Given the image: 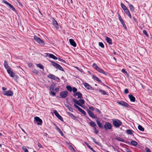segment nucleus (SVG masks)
I'll return each instance as SVG.
<instances>
[{"instance_id":"f257e3e1","label":"nucleus","mask_w":152,"mask_h":152,"mask_svg":"<svg viewBox=\"0 0 152 152\" xmlns=\"http://www.w3.org/2000/svg\"><path fill=\"white\" fill-rule=\"evenodd\" d=\"M111 120L113 125L116 127H119L122 124V122L118 119H112Z\"/></svg>"},{"instance_id":"f03ea898","label":"nucleus","mask_w":152,"mask_h":152,"mask_svg":"<svg viewBox=\"0 0 152 152\" xmlns=\"http://www.w3.org/2000/svg\"><path fill=\"white\" fill-rule=\"evenodd\" d=\"M72 101L75 104L78 105L82 107H83L82 104H84L85 102L84 100L83 99H80L79 101H78L75 98L72 99Z\"/></svg>"},{"instance_id":"7ed1b4c3","label":"nucleus","mask_w":152,"mask_h":152,"mask_svg":"<svg viewBox=\"0 0 152 152\" xmlns=\"http://www.w3.org/2000/svg\"><path fill=\"white\" fill-rule=\"evenodd\" d=\"M34 39L35 40L39 43L40 45H45V42L44 41L36 36L34 37Z\"/></svg>"},{"instance_id":"20e7f679","label":"nucleus","mask_w":152,"mask_h":152,"mask_svg":"<svg viewBox=\"0 0 152 152\" xmlns=\"http://www.w3.org/2000/svg\"><path fill=\"white\" fill-rule=\"evenodd\" d=\"M50 61L52 63V65L56 69H57L60 70L64 71V69L63 68L58 64H57L54 62L50 60Z\"/></svg>"},{"instance_id":"39448f33","label":"nucleus","mask_w":152,"mask_h":152,"mask_svg":"<svg viewBox=\"0 0 152 152\" xmlns=\"http://www.w3.org/2000/svg\"><path fill=\"white\" fill-rule=\"evenodd\" d=\"M112 127L111 124L109 122H106L104 125V128L106 131L108 130V129H111Z\"/></svg>"},{"instance_id":"423d86ee","label":"nucleus","mask_w":152,"mask_h":152,"mask_svg":"<svg viewBox=\"0 0 152 152\" xmlns=\"http://www.w3.org/2000/svg\"><path fill=\"white\" fill-rule=\"evenodd\" d=\"M87 112L88 113L89 116L91 117V118L94 119H99V118H98L95 114L94 113H93L92 111H91L89 109H88L87 110Z\"/></svg>"},{"instance_id":"0eeeda50","label":"nucleus","mask_w":152,"mask_h":152,"mask_svg":"<svg viewBox=\"0 0 152 152\" xmlns=\"http://www.w3.org/2000/svg\"><path fill=\"white\" fill-rule=\"evenodd\" d=\"M68 95V92L67 91H62L60 93L59 96L61 98L64 99Z\"/></svg>"},{"instance_id":"6e6552de","label":"nucleus","mask_w":152,"mask_h":152,"mask_svg":"<svg viewBox=\"0 0 152 152\" xmlns=\"http://www.w3.org/2000/svg\"><path fill=\"white\" fill-rule=\"evenodd\" d=\"M2 93L4 95L9 96H12L13 94V92L11 90L2 91Z\"/></svg>"},{"instance_id":"1a4fd4ad","label":"nucleus","mask_w":152,"mask_h":152,"mask_svg":"<svg viewBox=\"0 0 152 152\" xmlns=\"http://www.w3.org/2000/svg\"><path fill=\"white\" fill-rule=\"evenodd\" d=\"M2 1L3 3L7 5L8 6H9L10 7V9H11L13 11L15 12L16 11V10L15 8L10 3H9L7 1L5 0H3Z\"/></svg>"},{"instance_id":"9d476101","label":"nucleus","mask_w":152,"mask_h":152,"mask_svg":"<svg viewBox=\"0 0 152 152\" xmlns=\"http://www.w3.org/2000/svg\"><path fill=\"white\" fill-rule=\"evenodd\" d=\"M117 103L120 105L125 107H128L129 106V105L127 103L124 101L117 102Z\"/></svg>"},{"instance_id":"9b49d317","label":"nucleus","mask_w":152,"mask_h":152,"mask_svg":"<svg viewBox=\"0 0 152 152\" xmlns=\"http://www.w3.org/2000/svg\"><path fill=\"white\" fill-rule=\"evenodd\" d=\"M53 113L61 121L64 122V120L62 118L56 110H54Z\"/></svg>"},{"instance_id":"f8f14e48","label":"nucleus","mask_w":152,"mask_h":152,"mask_svg":"<svg viewBox=\"0 0 152 152\" xmlns=\"http://www.w3.org/2000/svg\"><path fill=\"white\" fill-rule=\"evenodd\" d=\"M74 106L84 115H86V112L83 110L81 108H80V107H79L77 105H76L75 104H74Z\"/></svg>"},{"instance_id":"ddd939ff","label":"nucleus","mask_w":152,"mask_h":152,"mask_svg":"<svg viewBox=\"0 0 152 152\" xmlns=\"http://www.w3.org/2000/svg\"><path fill=\"white\" fill-rule=\"evenodd\" d=\"M34 119L35 121L37 122V124L38 125H41L42 123V121L41 119L38 117H34Z\"/></svg>"},{"instance_id":"4468645a","label":"nucleus","mask_w":152,"mask_h":152,"mask_svg":"<svg viewBox=\"0 0 152 152\" xmlns=\"http://www.w3.org/2000/svg\"><path fill=\"white\" fill-rule=\"evenodd\" d=\"M53 25L56 27V29L58 28V25L57 21L53 18L52 20Z\"/></svg>"},{"instance_id":"2eb2a0df","label":"nucleus","mask_w":152,"mask_h":152,"mask_svg":"<svg viewBox=\"0 0 152 152\" xmlns=\"http://www.w3.org/2000/svg\"><path fill=\"white\" fill-rule=\"evenodd\" d=\"M48 76V77L53 80H56V78L59 80L58 77H56L55 75L51 74H50Z\"/></svg>"},{"instance_id":"dca6fc26","label":"nucleus","mask_w":152,"mask_h":152,"mask_svg":"<svg viewBox=\"0 0 152 152\" xmlns=\"http://www.w3.org/2000/svg\"><path fill=\"white\" fill-rule=\"evenodd\" d=\"M7 71L11 77H13L15 76V73L11 71V69H7Z\"/></svg>"},{"instance_id":"f3484780","label":"nucleus","mask_w":152,"mask_h":152,"mask_svg":"<svg viewBox=\"0 0 152 152\" xmlns=\"http://www.w3.org/2000/svg\"><path fill=\"white\" fill-rule=\"evenodd\" d=\"M84 85L85 87L88 90H93V87L87 83H85Z\"/></svg>"},{"instance_id":"a211bd4d","label":"nucleus","mask_w":152,"mask_h":152,"mask_svg":"<svg viewBox=\"0 0 152 152\" xmlns=\"http://www.w3.org/2000/svg\"><path fill=\"white\" fill-rule=\"evenodd\" d=\"M69 42L70 44L73 46L74 47H76V46L77 45L73 39H69Z\"/></svg>"},{"instance_id":"6ab92c4d","label":"nucleus","mask_w":152,"mask_h":152,"mask_svg":"<svg viewBox=\"0 0 152 152\" xmlns=\"http://www.w3.org/2000/svg\"><path fill=\"white\" fill-rule=\"evenodd\" d=\"M92 78L94 80L96 81L102 83V82L101 80H100L96 76H95L94 75H92Z\"/></svg>"},{"instance_id":"aec40b11","label":"nucleus","mask_w":152,"mask_h":152,"mask_svg":"<svg viewBox=\"0 0 152 152\" xmlns=\"http://www.w3.org/2000/svg\"><path fill=\"white\" fill-rule=\"evenodd\" d=\"M47 54L48 56L50 58H51L54 60H57L58 59L53 54L49 53H47Z\"/></svg>"},{"instance_id":"412c9836","label":"nucleus","mask_w":152,"mask_h":152,"mask_svg":"<svg viewBox=\"0 0 152 152\" xmlns=\"http://www.w3.org/2000/svg\"><path fill=\"white\" fill-rule=\"evenodd\" d=\"M4 66L5 68L7 70L8 69H11L10 67L8 65L7 61L6 60L4 61Z\"/></svg>"},{"instance_id":"4be33fe9","label":"nucleus","mask_w":152,"mask_h":152,"mask_svg":"<svg viewBox=\"0 0 152 152\" xmlns=\"http://www.w3.org/2000/svg\"><path fill=\"white\" fill-rule=\"evenodd\" d=\"M96 70L98 72L101 73H102L105 75H107V73L106 72H104L102 69L100 68L99 67Z\"/></svg>"},{"instance_id":"5701e85b","label":"nucleus","mask_w":152,"mask_h":152,"mask_svg":"<svg viewBox=\"0 0 152 152\" xmlns=\"http://www.w3.org/2000/svg\"><path fill=\"white\" fill-rule=\"evenodd\" d=\"M128 96L130 101L132 102H134L135 101V98L132 94L128 95Z\"/></svg>"},{"instance_id":"b1692460","label":"nucleus","mask_w":152,"mask_h":152,"mask_svg":"<svg viewBox=\"0 0 152 152\" xmlns=\"http://www.w3.org/2000/svg\"><path fill=\"white\" fill-rule=\"evenodd\" d=\"M96 122L97 124L98 125L99 127L101 129H103V127L102 126V124L100 122V121L98 120V119H96Z\"/></svg>"},{"instance_id":"393cba45","label":"nucleus","mask_w":152,"mask_h":152,"mask_svg":"<svg viewBox=\"0 0 152 152\" xmlns=\"http://www.w3.org/2000/svg\"><path fill=\"white\" fill-rule=\"evenodd\" d=\"M106 40L107 42L109 43V45H111L112 44V40L109 37H106Z\"/></svg>"},{"instance_id":"a878e982","label":"nucleus","mask_w":152,"mask_h":152,"mask_svg":"<svg viewBox=\"0 0 152 152\" xmlns=\"http://www.w3.org/2000/svg\"><path fill=\"white\" fill-rule=\"evenodd\" d=\"M65 106L68 108V109L71 112H73V110H72V108H71V107L72 105L71 104H70V105H68L67 104H65Z\"/></svg>"},{"instance_id":"bb28decb","label":"nucleus","mask_w":152,"mask_h":152,"mask_svg":"<svg viewBox=\"0 0 152 152\" xmlns=\"http://www.w3.org/2000/svg\"><path fill=\"white\" fill-rule=\"evenodd\" d=\"M115 139L118 141L124 142L127 143L126 142H125L124 140L120 137H117L115 138Z\"/></svg>"},{"instance_id":"cd10ccee","label":"nucleus","mask_w":152,"mask_h":152,"mask_svg":"<svg viewBox=\"0 0 152 152\" xmlns=\"http://www.w3.org/2000/svg\"><path fill=\"white\" fill-rule=\"evenodd\" d=\"M89 124L91 127H93L94 128H96L95 127L96 126V124L92 120L90 121Z\"/></svg>"},{"instance_id":"c85d7f7f","label":"nucleus","mask_w":152,"mask_h":152,"mask_svg":"<svg viewBox=\"0 0 152 152\" xmlns=\"http://www.w3.org/2000/svg\"><path fill=\"white\" fill-rule=\"evenodd\" d=\"M99 92L101 93L102 94L104 95H107V94L106 92L104 90H102L101 89L98 90Z\"/></svg>"},{"instance_id":"c756f323","label":"nucleus","mask_w":152,"mask_h":152,"mask_svg":"<svg viewBox=\"0 0 152 152\" xmlns=\"http://www.w3.org/2000/svg\"><path fill=\"white\" fill-rule=\"evenodd\" d=\"M133 131L131 129H127L126 130V132L128 134L133 135Z\"/></svg>"},{"instance_id":"7c9ffc66","label":"nucleus","mask_w":152,"mask_h":152,"mask_svg":"<svg viewBox=\"0 0 152 152\" xmlns=\"http://www.w3.org/2000/svg\"><path fill=\"white\" fill-rule=\"evenodd\" d=\"M129 6L130 11L132 12H134V8L133 6L131 4H129Z\"/></svg>"},{"instance_id":"2f4dec72","label":"nucleus","mask_w":152,"mask_h":152,"mask_svg":"<svg viewBox=\"0 0 152 152\" xmlns=\"http://www.w3.org/2000/svg\"><path fill=\"white\" fill-rule=\"evenodd\" d=\"M125 12L126 13L127 15L130 18H132V16L130 12L129 11V10L128 9H127L126 10H125Z\"/></svg>"},{"instance_id":"473e14b6","label":"nucleus","mask_w":152,"mask_h":152,"mask_svg":"<svg viewBox=\"0 0 152 152\" xmlns=\"http://www.w3.org/2000/svg\"><path fill=\"white\" fill-rule=\"evenodd\" d=\"M55 85V84L53 83L51 85L50 87V91H54Z\"/></svg>"},{"instance_id":"72a5a7b5","label":"nucleus","mask_w":152,"mask_h":152,"mask_svg":"<svg viewBox=\"0 0 152 152\" xmlns=\"http://www.w3.org/2000/svg\"><path fill=\"white\" fill-rule=\"evenodd\" d=\"M138 128L140 131L144 132V128L140 125H139L138 126Z\"/></svg>"},{"instance_id":"f704fd0d","label":"nucleus","mask_w":152,"mask_h":152,"mask_svg":"<svg viewBox=\"0 0 152 152\" xmlns=\"http://www.w3.org/2000/svg\"><path fill=\"white\" fill-rule=\"evenodd\" d=\"M68 113L70 115V116L74 120L76 119V117L73 115L71 113L68 112Z\"/></svg>"},{"instance_id":"c9c22d12","label":"nucleus","mask_w":152,"mask_h":152,"mask_svg":"<svg viewBox=\"0 0 152 152\" xmlns=\"http://www.w3.org/2000/svg\"><path fill=\"white\" fill-rule=\"evenodd\" d=\"M131 145L134 146H136L137 145V142L133 140L131 142Z\"/></svg>"},{"instance_id":"e433bc0d","label":"nucleus","mask_w":152,"mask_h":152,"mask_svg":"<svg viewBox=\"0 0 152 152\" xmlns=\"http://www.w3.org/2000/svg\"><path fill=\"white\" fill-rule=\"evenodd\" d=\"M121 6L124 11L127 10V9H128L122 3L121 4Z\"/></svg>"},{"instance_id":"4c0bfd02","label":"nucleus","mask_w":152,"mask_h":152,"mask_svg":"<svg viewBox=\"0 0 152 152\" xmlns=\"http://www.w3.org/2000/svg\"><path fill=\"white\" fill-rule=\"evenodd\" d=\"M37 66V67H39L40 69H44V67L41 64H36Z\"/></svg>"},{"instance_id":"58836bf2","label":"nucleus","mask_w":152,"mask_h":152,"mask_svg":"<svg viewBox=\"0 0 152 152\" xmlns=\"http://www.w3.org/2000/svg\"><path fill=\"white\" fill-rule=\"evenodd\" d=\"M67 89L70 92H71L72 90V88L70 86H67L66 87Z\"/></svg>"},{"instance_id":"ea45409f","label":"nucleus","mask_w":152,"mask_h":152,"mask_svg":"<svg viewBox=\"0 0 152 152\" xmlns=\"http://www.w3.org/2000/svg\"><path fill=\"white\" fill-rule=\"evenodd\" d=\"M93 67L94 68L96 69L99 67L95 63H94L92 65Z\"/></svg>"},{"instance_id":"a19ab883","label":"nucleus","mask_w":152,"mask_h":152,"mask_svg":"<svg viewBox=\"0 0 152 152\" xmlns=\"http://www.w3.org/2000/svg\"><path fill=\"white\" fill-rule=\"evenodd\" d=\"M49 94L52 96H54L56 95V93L55 92H53V91H50Z\"/></svg>"},{"instance_id":"79ce46f5","label":"nucleus","mask_w":152,"mask_h":152,"mask_svg":"<svg viewBox=\"0 0 152 152\" xmlns=\"http://www.w3.org/2000/svg\"><path fill=\"white\" fill-rule=\"evenodd\" d=\"M99 46L102 48H104V45L102 42H99Z\"/></svg>"},{"instance_id":"37998d69","label":"nucleus","mask_w":152,"mask_h":152,"mask_svg":"<svg viewBox=\"0 0 152 152\" xmlns=\"http://www.w3.org/2000/svg\"><path fill=\"white\" fill-rule=\"evenodd\" d=\"M91 139L93 140V142H95V143H96V144L99 145V143H98L97 142H96V139L94 138H93L92 137H91Z\"/></svg>"},{"instance_id":"c03bdc74","label":"nucleus","mask_w":152,"mask_h":152,"mask_svg":"<svg viewBox=\"0 0 152 152\" xmlns=\"http://www.w3.org/2000/svg\"><path fill=\"white\" fill-rule=\"evenodd\" d=\"M82 94L80 92H79L78 95H77L78 98H82Z\"/></svg>"},{"instance_id":"a18cd8bd","label":"nucleus","mask_w":152,"mask_h":152,"mask_svg":"<svg viewBox=\"0 0 152 152\" xmlns=\"http://www.w3.org/2000/svg\"><path fill=\"white\" fill-rule=\"evenodd\" d=\"M23 150L25 151V152H29L28 150L26 148V147L23 146L22 147Z\"/></svg>"},{"instance_id":"49530a36","label":"nucleus","mask_w":152,"mask_h":152,"mask_svg":"<svg viewBox=\"0 0 152 152\" xmlns=\"http://www.w3.org/2000/svg\"><path fill=\"white\" fill-rule=\"evenodd\" d=\"M73 92H76L77 91V89L75 87H73L72 88V90Z\"/></svg>"},{"instance_id":"de8ad7c7","label":"nucleus","mask_w":152,"mask_h":152,"mask_svg":"<svg viewBox=\"0 0 152 152\" xmlns=\"http://www.w3.org/2000/svg\"><path fill=\"white\" fill-rule=\"evenodd\" d=\"M94 132L95 134H97L98 133V131L96 128H94Z\"/></svg>"},{"instance_id":"09e8293b","label":"nucleus","mask_w":152,"mask_h":152,"mask_svg":"<svg viewBox=\"0 0 152 152\" xmlns=\"http://www.w3.org/2000/svg\"><path fill=\"white\" fill-rule=\"evenodd\" d=\"M143 33L145 34L146 36H148V33H147V32L145 30H144L143 31Z\"/></svg>"},{"instance_id":"8fccbe9b","label":"nucleus","mask_w":152,"mask_h":152,"mask_svg":"<svg viewBox=\"0 0 152 152\" xmlns=\"http://www.w3.org/2000/svg\"><path fill=\"white\" fill-rule=\"evenodd\" d=\"M38 146L39 148H43V146H42V145L39 142L38 143Z\"/></svg>"},{"instance_id":"3c124183","label":"nucleus","mask_w":152,"mask_h":152,"mask_svg":"<svg viewBox=\"0 0 152 152\" xmlns=\"http://www.w3.org/2000/svg\"><path fill=\"white\" fill-rule=\"evenodd\" d=\"M118 17L120 21H121L122 20H123L120 14H118Z\"/></svg>"},{"instance_id":"603ef678","label":"nucleus","mask_w":152,"mask_h":152,"mask_svg":"<svg viewBox=\"0 0 152 152\" xmlns=\"http://www.w3.org/2000/svg\"><path fill=\"white\" fill-rule=\"evenodd\" d=\"M124 93L125 94H127L129 93L128 90L127 88H126L124 91Z\"/></svg>"},{"instance_id":"864d4df0","label":"nucleus","mask_w":152,"mask_h":152,"mask_svg":"<svg viewBox=\"0 0 152 152\" xmlns=\"http://www.w3.org/2000/svg\"><path fill=\"white\" fill-rule=\"evenodd\" d=\"M79 92H74L75 93L73 94V96H75L76 97L78 95Z\"/></svg>"},{"instance_id":"5fc2aeb1","label":"nucleus","mask_w":152,"mask_h":152,"mask_svg":"<svg viewBox=\"0 0 152 152\" xmlns=\"http://www.w3.org/2000/svg\"><path fill=\"white\" fill-rule=\"evenodd\" d=\"M95 111L99 114H100L101 113V112L100 111V110L96 108Z\"/></svg>"},{"instance_id":"6e6d98bb","label":"nucleus","mask_w":152,"mask_h":152,"mask_svg":"<svg viewBox=\"0 0 152 152\" xmlns=\"http://www.w3.org/2000/svg\"><path fill=\"white\" fill-rule=\"evenodd\" d=\"M121 72L127 74V72L124 69H122L121 70Z\"/></svg>"},{"instance_id":"4d7b16f0","label":"nucleus","mask_w":152,"mask_h":152,"mask_svg":"<svg viewBox=\"0 0 152 152\" xmlns=\"http://www.w3.org/2000/svg\"><path fill=\"white\" fill-rule=\"evenodd\" d=\"M89 110H91L92 111H93L94 110V108L92 107H89Z\"/></svg>"},{"instance_id":"13d9d810","label":"nucleus","mask_w":152,"mask_h":152,"mask_svg":"<svg viewBox=\"0 0 152 152\" xmlns=\"http://www.w3.org/2000/svg\"><path fill=\"white\" fill-rule=\"evenodd\" d=\"M56 130L58 132L61 130V129L58 127L57 126H56Z\"/></svg>"},{"instance_id":"bf43d9fd","label":"nucleus","mask_w":152,"mask_h":152,"mask_svg":"<svg viewBox=\"0 0 152 152\" xmlns=\"http://www.w3.org/2000/svg\"><path fill=\"white\" fill-rule=\"evenodd\" d=\"M34 73H35L36 75H37L38 73V72L37 70H34L33 71Z\"/></svg>"},{"instance_id":"052dcab7","label":"nucleus","mask_w":152,"mask_h":152,"mask_svg":"<svg viewBox=\"0 0 152 152\" xmlns=\"http://www.w3.org/2000/svg\"><path fill=\"white\" fill-rule=\"evenodd\" d=\"M54 90L56 92H58L59 90L58 88H56Z\"/></svg>"},{"instance_id":"680f3d73","label":"nucleus","mask_w":152,"mask_h":152,"mask_svg":"<svg viewBox=\"0 0 152 152\" xmlns=\"http://www.w3.org/2000/svg\"><path fill=\"white\" fill-rule=\"evenodd\" d=\"M146 149V152H151L150 151V150L148 148H145Z\"/></svg>"},{"instance_id":"e2e57ef3","label":"nucleus","mask_w":152,"mask_h":152,"mask_svg":"<svg viewBox=\"0 0 152 152\" xmlns=\"http://www.w3.org/2000/svg\"><path fill=\"white\" fill-rule=\"evenodd\" d=\"M120 22H121V23L122 24V25H123V26H124V25H126L125 23H124L123 20H122L121 21H120Z\"/></svg>"},{"instance_id":"0e129e2a","label":"nucleus","mask_w":152,"mask_h":152,"mask_svg":"<svg viewBox=\"0 0 152 152\" xmlns=\"http://www.w3.org/2000/svg\"><path fill=\"white\" fill-rule=\"evenodd\" d=\"M59 133H60L61 134V135L62 136H63L64 135L63 133L61 130L60 131L58 132Z\"/></svg>"},{"instance_id":"69168bd1","label":"nucleus","mask_w":152,"mask_h":152,"mask_svg":"<svg viewBox=\"0 0 152 152\" xmlns=\"http://www.w3.org/2000/svg\"><path fill=\"white\" fill-rule=\"evenodd\" d=\"M91 151H92L93 152H96L92 147H91L89 148Z\"/></svg>"},{"instance_id":"338daca9","label":"nucleus","mask_w":152,"mask_h":152,"mask_svg":"<svg viewBox=\"0 0 152 152\" xmlns=\"http://www.w3.org/2000/svg\"><path fill=\"white\" fill-rule=\"evenodd\" d=\"M7 89V88L4 87H2V90L4 91H5Z\"/></svg>"},{"instance_id":"774afa93","label":"nucleus","mask_w":152,"mask_h":152,"mask_svg":"<svg viewBox=\"0 0 152 152\" xmlns=\"http://www.w3.org/2000/svg\"><path fill=\"white\" fill-rule=\"evenodd\" d=\"M126 151L127 152H132V151H131L128 148H127Z\"/></svg>"}]
</instances>
